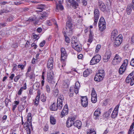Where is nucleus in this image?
I'll return each mask as SVG.
<instances>
[{
    "instance_id": "f257e3e1",
    "label": "nucleus",
    "mask_w": 134,
    "mask_h": 134,
    "mask_svg": "<svg viewBox=\"0 0 134 134\" xmlns=\"http://www.w3.org/2000/svg\"><path fill=\"white\" fill-rule=\"evenodd\" d=\"M72 22L70 17L68 16L67 21L66 23L65 30L64 32V34L65 38V41L67 43L70 42V40L66 36H70L72 34Z\"/></svg>"
},
{
    "instance_id": "f03ea898",
    "label": "nucleus",
    "mask_w": 134,
    "mask_h": 134,
    "mask_svg": "<svg viewBox=\"0 0 134 134\" xmlns=\"http://www.w3.org/2000/svg\"><path fill=\"white\" fill-rule=\"evenodd\" d=\"M105 74L103 70H99L98 72L95 75L94 79L96 81L100 82L102 80L105 76Z\"/></svg>"
},
{
    "instance_id": "7ed1b4c3",
    "label": "nucleus",
    "mask_w": 134,
    "mask_h": 134,
    "mask_svg": "<svg viewBox=\"0 0 134 134\" xmlns=\"http://www.w3.org/2000/svg\"><path fill=\"white\" fill-rule=\"evenodd\" d=\"M98 26L99 30L101 31H103L105 29L106 23L103 17H102L100 19Z\"/></svg>"
},
{
    "instance_id": "20e7f679",
    "label": "nucleus",
    "mask_w": 134,
    "mask_h": 134,
    "mask_svg": "<svg viewBox=\"0 0 134 134\" xmlns=\"http://www.w3.org/2000/svg\"><path fill=\"white\" fill-rule=\"evenodd\" d=\"M125 81L127 83H130L131 86L134 84V71L131 72L126 77Z\"/></svg>"
},
{
    "instance_id": "39448f33",
    "label": "nucleus",
    "mask_w": 134,
    "mask_h": 134,
    "mask_svg": "<svg viewBox=\"0 0 134 134\" xmlns=\"http://www.w3.org/2000/svg\"><path fill=\"white\" fill-rule=\"evenodd\" d=\"M114 39V46L116 47L119 46L121 44L122 41V36L121 35H119Z\"/></svg>"
},
{
    "instance_id": "423d86ee",
    "label": "nucleus",
    "mask_w": 134,
    "mask_h": 134,
    "mask_svg": "<svg viewBox=\"0 0 134 134\" xmlns=\"http://www.w3.org/2000/svg\"><path fill=\"white\" fill-rule=\"evenodd\" d=\"M128 63V61L127 60L125 59L124 60L119 70V73L120 74H122L124 72L126 69Z\"/></svg>"
},
{
    "instance_id": "0eeeda50",
    "label": "nucleus",
    "mask_w": 134,
    "mask_h": 134,
    "mask_svg": "<svg viewBox=\"0 0 134 134\" xmlns=\"http://www.w3.org/2000/svg\"><path fill=\"white\" fill-rule=\"evenodd\" d=\"M122 58L118 54H116L112 62V64L116 65L119 64L122 60Z\"/></svg>"
},
{
    "instance_id": "6e6552de",
    "label": "nucleus",
    "mask_w": 134,
    "mask_h": 134,
    "mask_svg": "<svg viewBox=\"0 0 134 134\" xmlns=\"http://www.w3.org/2000/svg\"><path fill=\"white\" fill-rule=\"evenodd\" d=\"M53 72L51 71H49L47 73V80L49 83H52L53 81Z\"/></svg>"
},
{
    "instance_id": "1a4fd4ad",
    "label": "nucleus",
    "mask_w": 134,
    "mask_h": 134,
    "mask_svg": "<svg viewBox=\"0 0 134 134\" xmlns=\"http://www.w3.org/2000/svg\"><path fill=\"white\" fill-rule=\"evenodd\" d=\"M111 55L110 51L108 50L106 51L103 57V59L104 62H107L110 58Z\"/></svg>"
},
{
    "instance_id": "9d476101",
    "label": "nucleus",
    "mask_w": 134,
    "mask_h": 134,
    "mask_svg": "<svg viewBox=\"0 0 134 134\" xmlns=\"http://www.w3.org/2000/svg\"><path fill=\"white\" fill-rule=\"evenodd\" d=\"M75 117L68 118L66 122V125L68 127H71L74 124V121L76 120Z\"/></svg>"
},
{
    "instance_id": "9b49d317",
    "label": "nucleus",
    "mask_w": 134,
    "mask_h": 134,
    "mask_svg": "<svg viewBox=\"0 0 134 134\" xmlns=\"http://www.w3.org/2000/svg\"><path fill=\"white\" fill-rule=\"evenodd\" d=\"M60 51H61V59L62 61L64 62L66 58L67 54L65 49L64 48H62Z\"/></svg>"
},
{
    "instance_id": "f8f14e48",
    "label": "nucleus",
    "mask_w": 134,
    "mask_h": 134,
    "mask_svg": "<svg viewBox=\"0 0 134 134\" xmlns=\"http://www.w3.org/2000/svg\"><path fill=\"white\" fill-rule=\"evenodd\" d=\"M81 104L84 107H86L88 104V99L86 96L82 97L81 99Z\"/></svg>"
},
{
    "instance_id": "ddd939ff",
    "label": "nucleus",
    "mask_w": 134,
    "mask_h": 134,
    "mask_svg": "<svg viewBox=\"0 0 134 134\" xmlns=\"http://www.w3.org/2000/svg\"><path fill=\"white\" fill-rule=\"evenodd\" d=\"M58 1L59 4H58L57 2L56 3V8L55 10L57 12H58L59 9L61 10H62L64 9L63 7L62 4L63 2V0H59Z\"/></svg>"
},
{
    "instance_id": "4468645a",
    "label": "nucleus",
    "mask_w": 134,
    "mask_h": 134,
    "mask_svg": "<svg viewBox=\"0 0 134 134\" xmlns=\"http://www.w3.org/2000/svg\"><path fill=\"white\" fill-rule=\"evenodd\" d=\"M70 3V5L74 9L77 8L79 6L78 3L74 0H66Z\"/></svg>"
},
{
    "instance_id": "2eb2a0df",
    "label": "nucleus",
    "mask_w": 134,
    "mask_h": 134,
    "mask_svg": "<svg viewBox=\"0 0 134 134\" xmlns=\"http://www.w3.org/2000/svg\"><path fill=\"white\" fill-rule=\"evenodd\" d=\"M53 60L52 57L50 58L48 62L47 66L48 69L51 70L53 68Z\"/></svg>"
},
{
    "instance_id": "dca6fc26",
    "label": "nucleus",
    "mask_w": 134,
    "mask_h": 134,
    "mask_svg": "<svg viewBox=\"0 0 134 134\" xmlns=\"http://www.w3.org/2000/svg\"><path fill=\"white\" fill-rule=\"evenodd\" d=\"M59 105H60V104H58L57 102L56 105L55 103H53L50 106V109L52 111H56L58 109H62V107H61V108H60Z\"/></svg>"
},
{
    "instance_id": "f3484780",
    "label": "nucleus",
    "mask_w": 134,
    "mask_h": 134,
    "mask_svg": "<svg viewBox=\"0 0 134 134\" xmlns=\"http://www.w3.org/2000/svg\"><path fill=\"white\" fill-rule=\"evenodd\" d=\"M64 99L63 96L62 95H60L57 99V102L58 105H59V108H61V107H62L63 100Z\"/></svg>"
},
{
    "instance_id": "a211bd4d",
    "label": "nucleus",
    "mask_w": 134,
    "mask_h": 134,
    "mask_svg": "<svg viewBox=\"0 0 134 134\" xmlns=\"http://www.w3.org/2000/svg\"><path fill=\"white\" fill-rule=\"evenodd\" d=\"M98 5L99 8L101 11H104L105 10L106 6L105 4L103 2L99 0L98 1Z\"/></svg>"
},
{
    "instance_id": "6ab92c4d",
    "label": "nucleus",
    "mask_w": 134,
    "mask_h": 134,
    "mask_svg": "<svg viewBox=\"0 0 134 134\" xmlns=\"http://www.w3.org/2000/svg\"><path fill=\"white\" fill-rule=\"evenodd\" d=\"M31 113H28L27 115V122H26V124H27V125L26 126H31Z\"/></svg>"
},
{
    "instance_id": "aec40b11",
    "label": "nucleus",
    "mask_w": 134,
    "mask_h": 134,
    "mask_svg": "<svg viewBox=\"0 0 134 134\" xmlns=\"http://www.w3.org/2000/svg\"><path fill=\"white\" fill-rule=\"evenodd\" d=\"M76 90L74 86L70 87L69 90V96L70 97H72L73 96L74 92H75V91Z\"/></svg>"
},
{
    "instance_id": "412c9836",
    "label": "nucleus",
    "mask_w": 134,
    "mask_h": 134,
    "mask_svg": "<svg viewBox=\"0 0 134 134\" xmlns=\"http://www.w3.org/2000/svg\"><path fill=\"white\" fill-rule=\"evenodd\" d=\"M65 107H64L63 110L62 111L60 117L61 118H63L64 116L67 114L68 113V109L67 108H65Z\"/></svg>"
},
{
    "instance_id": "4be33fe9",
    "label": "nucleus",
    "mask_w": 134,
    "mask_h": 134,
    "mask_svg": "<svg viewBox=\"0 0 134 134\" xmlns=\"http://www.w3.org/2000/svg\"><path fill=\"white\" fill-rule=\"evenodd\" d=\"M94 19H98L99 15V10L97 9H95L94 10Z\"/></svg>"
},
{
    "instance_id": "5701e85b",
    "label": "nucleus",
    "mask_w": 134,
    "mask_h": 134,
    "mask_svg": "<svg viewBox=\"0 0 134 134\" xmlns=\"http://www.w3.org/2000/svg\"><path fill=\"white\" fill-rule=\"evenodd\" d=\"M74 126L77 127L78 129H80L81 127V122L79 120H77L74 124Z\"/></svg>"
},
{
    "instance_id": "b1692460",
    "label": "nucleus",
    "mask_w": 134,
    "mask_h": 134,
    "mask_svg": "<svg viewBox=\"0 0 134 134\" xmlns=\"http://www.w3.org/2000/svg\"><path fill=\"white\" fill-rule=\"evenodd\" d=\"M91 71L90 70L87 69L83 72V76L85 77H87L91 73Z\"/></svg>"
},
{
    "instance_id": "393cba45",
    "label": "nucleus",
    "mask_w": 134,
    "mask_h": 134,
    "mask_svg": "<svg viewBox=\"0 0 134 134\" xmlns=\"http://www.w3.org/2000/svg\"><path fill=\"white\" fill-rule=\"evenodd\" d=\"M80 87V84L78 81H77L75 84V89L76 90L75 91V93L77 94L79 92V88Z\"/></svg>"
},
{
    "instance_id": "a878e982",
    "label": "nucleus",
    "mask_w": 134,
    "mask_h": 134,
    "mask_svg": "<svg viewBox=\"0 0 134 134\" xmlns=\"http://www.w3.org/2000/svg\"><path fill=\"white\" fill-rule=\"evenodd\" d=\"M118 34L117 30H114L112 32L111 34V39L112 41V38L114 39L115 38L114 37H115Z\"/></svg>"
},
{
    "instance_id": "bb28decb",
    "label": "nucleus",
    "mask_w": 134,
    "mask_h": 134,
    "mask_svg": "<svg viewBox=\"0 0 134 134\" xmlns=\"http://www.w3.org/2000/svg\"><path fill=\"white\" fill-rule=\"evenodd\" d=\"M50 123L52 125H54L56 123V120L51 115L50 118Z\"/></svg>"
},
{
    "instance_id": "cd10ccee",
    "label": "nucleus",
    "mask_w": 134,
    "mask_h": 134,
    "mask_svg": "<svg viewBox=\"0 0 134 134\" xmlns=\"http://www.w3.org/2000/svg\"><path fill=\"white\" fill-rule=\"evenodd\" d=\"M46 6L44 4H41L38 5L37 7V9L40 10H38L40 12H42V11L43 9L44 8H45Z\"/></svg>"
},
{
    "instance_id": "c85d7f7f",
    "label": "nucleus",
    "mask_w": 134,
    "mask_h": 134,
    "mask_svg": "<svg viewBox=\"0 0 134 134\" xmlns=\"http://www.w3.org/2000/svg\"><path fill=\"white\" fill-rule=\"evenodd\" d=\"M41 15L40 17V19H45L48 15L47 13L45 12H42L41 13Z\"/></svg>"
},
{
    "instance_id": "c756f323",
    "label": "nucleus",
    "mask_w": 134,
    "mask_h": 134,
    "mask_svg": "<svg viewBox=\"0 0 134 134\" xmlns=\"http://www.w3.org/2000/svg\"><path fill=\"white\" fill-rule=\"evenodd\" d=\"M100 112L99 109H97L94 111V115L96 117L99 116L100 115Z\"/></svg>"
},
{
    "instance_id": "7c9ffc66",
    "label": "nucleus",
    "mask_w": 134,
    "mask_h": 134,
    "mask_svg": "<svg viewBox=\"0 0 134 134\" xmlns=\"http://www.w3.org/2000/svg\"><path fill=\"white\" fill-rule=\"evenodd\" d=\"M93 57L96 59V60L98 63L101 59V57L99 55H96L94 56Z\"/></svg>"
},
{
    "instance_id": "2f4dec72",
    "label": "nucleus",
    "mask_w": 134,
    "mask_h": 134,
    "mask_svg": "<svg viewBox=\"0 0 134 134\" xmlns=\"http://www.w3.org/2000/svg\"><path fill=\"white\" fill-rule=\"evenodd\" d=\"M40 85V83L38 82H36L33 85V88L35 90H37L39 87Z\"/></svg>"
},
{
    "instance_id": "473e14b6",
    "label": "nucleus",
    "mask_w": 134,
    "mask_h": 134,
    "mask_svg": "<svg viewBox=\"0 0 134 134\" xmlns=\"http://www.w3.org/2000/svg\"><path fill=\"white\" fill-rule=\"evenodd\" d=\"M132 11V9L131 6L128 5L126 8V12L127 14L129 15Z\"/></svg>"
},
{
    "instance_id": "72a5a7b5",
    "label": "nucleus",
    "mask_w": 134,
    "mask_h": 134,
    "mask_svg": "<svg viewBox=\"0 0 134 134\" xmlns=\"http://www.w3.org/2000/svg\"><path fill=\"white\" fill-rule=\"evenodd\" d=\"M118 111L113 110L111 115V117L112 118H115L117 115Z\"/></svg>"
},
{
    "instance_id": "f704fd0d",
    "label": "nucleus",
    "mask_w": 134,
    "mask_h": 134,
    "mask_svg": "<svg viewBox=\"0 0 134 134\" xmlns=\"http://www.w3.org/2000/svg\"><path fill=\"white\" fill-rule=\"evenodd\" d=\"M98 63L96 61L95 58H94L93 57L90 62V64L91 65H93L96 64Z\"/></svg>"
},
{
    "instance_id": "c9c22d12",
    "label": "nucleus",
    "mask_w": 134,
    "mask_h": 134,
    "mask_svg": "<svg viewBox=\"0 0 134 134\" xmlns=\"http://www.w3.org/2000/svg\"><path fill=\"white\" fill-rule=\"evenodd\" d=\"M25 97H24L23 98H21V103L23 108L25 107Z\"/></svg>"
},
{
    "instance_id": "e433bc0d",
    "label": "nucleus",
    "mask_w": 134,
    "mask_h": 134,
    "mask_svg": "<svg viewBox=\"0 0 134 134\" xmlns=\"http://www.w3.org/2000/svg\"><path fill=\"white\" fill-rule=\"evenodd\" d=\"M87 134H96V133L94 130L90 129L87 132Z\"/></svg>"
},
{
    "instance_id": "4c0bfd02",
    "label": "nucleus",
    "mask_w": 134,
    "mask_h": 134,
    "mask_svg": "<svg viewBox=\"0 0 134 134\" xmlns=\"http://www.w3.org/2000/svg\"><path fill=\"white\" fill-rule=\"evenodd\" d=\"M25 90V84L24 85V86L21 88L18 93V94L20 95L21 94V92L23 90Z\"/></svg>"
},
{
    "instance_id": "58836bf2",
    "label": "nucleus",
    "mask_w": 134,
    "mask_h": 134,
    "mask_svg": "<svg viewBox=\"0 0 134 134\" xmlns=\"http://www.w3.org/2000/svg\"><path fill=\"white\" fill-rule=\"evenodd\" d=\"M74 48L77 52H80L81 50V47L80 45H77L76 47H75Z\"/></svg>"
},
{
    "instance_id": "ea45409f",
    "label": "nucleus",
    "mask_w": 134,
    "mask_h": 134,
    "mask_svg": "<svg viewBox=\"0 0 134 134\" xmlns=\"http://www.w3.org/2000/svg\"><path fill=\"white\" fill-rule=\"evenodd\" d=\"M27 76L29 77L30 79H33L34 77V74L33 72H31L28 74H26Z\"/></svg>"
},
{
    "instance_id": "a19ab883",
    "label": "nucleus",
    "mask_w": 134,
    "mask_h": 134,
    "mask_svg": "<svg viewBox=\"0 0 134 134\" xmlns=\"http://www.w3.org/2000/svg\"><path fill=\"white\" fill-rule=\"evenodd\" d=\"M53 95L54 96L56 97L57 96L58 94V90L57 88H55L53 90Z\"/></svg>"
},
{
    "instance_id": "79ce46f5",
    "label": "nucleus",
    "mask_w": 134,
    "mask_h": 134,
    "mask_svg": "<svg viewBox=\"0 0 134 134\" xmlns=\"http://www.w3.org/2000/svg\"><path fill=\"white\" fill-rule=\"evenodd\" d=\"M91 95V97H97L96 93L95 92L94 88H93L92 90Z\"/></svg>"
},
{
    "instance_id": "37998d69",
    "label": "nucleus",
    "mask_w": 134,
    "mask_h": 134,
    "mask_svg": "<svg viewBox=\"0 0 134 134\" xmlns=\"http://www.w3.org/2000/svg\"><path fill=\"white\" fill-rule=\"evenodd\" d=\"M91 101L93 103H95L97 101V97H91Z\"/></svg>"
},
{
    "instance_id": "c03bdc74",
    "label": "nucleus",
    "mask_w": 134,
    "mask_h": 134,
    "mask_svg": "<svg viewBox=\"0 0 134 134\" xmlns=\"http://www.w3.org/2000/svg\"><path fill=\"white\" fill-rule=\"evenodd\" d=\"M134 126V121L132 123L131 125L130 126V129L129 130V134H130L131 130H132Z\"/></svg>"
},
{
    "instance_id": "a18cd8bd",
    "label": "nucleus",
    "mask_w": 134,
    "mask_h": 134,
    "mask_svg": "<svg viewBox=\"0 0 134 134\" xmlns=\"http://www.w3.org/2000/svg\"><path fill=\"white\" fill-rule=\"evenodd\" d=\"M41 99L42 102H45L46 100V97L44 96V94H42L41 96Z\"/></svg>"
},
{
    "instance_id": "49530a36",
    "label": "nucleus",
    "mask_w": 134,
    "mask_h": 134,
    "mask_svg": "<svg viewBox=\"0 0 134 134\" xmlns=\"http://www.w3.org/2000/svg\"><path fill=\"white\" fill-rule=\"evenodd\" d=\"M27 124H26V127H27L26 129V130L27 134H29L30 133V131L29 128V126H27L26 125H27Z\"/></svg>"
},
{
    "instance_id": "de8ad7c7",
    "label": "nucleus",
    "mask_w": 134,
    "mask_h": 134,
    "mask_svg": "<svg viewBox=\"0 0 134 134\" xmlns=\"http://www.w3.org/2000/svg\"><path fill=\"white\" fill-rule=\"evenodd\" d=\"M46 92L48 93H49L50 92V88L49 85L47 84L46 86Z\"/></svg>"
},
{
    "instance_id": "09e8293b",
    "label": "nucleus",
    "mask_w": 134,
    "mask_h": 134,
    "mask_svg": "<svg viewBox=\"0 0 134 134\" xmlns=\"http://www.w3.org/2000/svg\"><path fill=\"white\" fill-rule=\"evenodd\" d=\"M51 22H53L54 24V25L56 26V27H58V25L56 21L54 19H52L51 20Z\"/></svg>"
},
{
    "instance_id": "8fccbe9b",
    "label": "nucleus",
    "mask_w": 134,
    "mask_h": 134,
    "mask_svg": "<svg viewBox=\"0 0 134 134\" xmlns=\"http://www.w3.org/2000/svg\"><path fill=\"white\" fill-rule=\"evenodd\" d=\"M101 47V46L100 45H98L96 47V49L95 52H96L97 53L99 51V50L100 49Z\"/></svg>"
},
{
    "instance_id": "3c124183",
    "label": "nucleus",
    "mask_w": 134,
    "mask_h": 134,
    "mask_svg": "<svg viewBox=\"0 0 134 134\" xmlns=\"http://www.w3.org/2000/svg\"><path fill=\"white\" fill-rule=\"evenodd\" d=\"M8 12V11L7 10H5L4 9H3V10H1L0 11V15H2V14L4 13H7Z\"/></svg>"
},
{
    "instance_id": "603ef678",
    "label": "nucleus",
    "mask_w": 134,
    "mask_h": 134,
    "mask_svg": "<svg viewBox=\"0 0 134 134\" xmlns=\"http://www.w3.org/2000/svg\"><path fill=\"white\" fill-rule=\"evenodd\" d=\"M112 110V108H111L108 111L106 112V115H107V116H109L110 115L111 112Z\"/></svg>"
},
{
    "instance_id": "864d4df0",
    "label": "nucleus",
    "mask_w": 134,
    "mask_h": 134,
    "mask_svg": "<svg viewBox=\"0 0 134 134\" xmlns=\"http://www.w3.org/2000/svg\"><path fill=\"white\" fill-rule=\"evenodd\" d=\"M33 36L34 38L36 39L37 40H38L40 38L38 35H36L35 34H33Z\"/></svg>"
},
{
    "instance_id": "5fc2aeb1",
    "label": "nucleus",
    "mask_w": 134,
    "mask_h": 134,
    "mask_svg": "<svg viewBox=\"0 0 134 134\" xmlns=\"http://www.w3.org/2000/svg\"><path fill=\"white\" fill-rule=\"evenodd\" d=\"M31 67L30 66H29L28 69L26 73V74H28L29 73L31 72H33L31 71Z\"/></svg>"
},
{
    "instance_id": "6e6d98bb",
    "label": "nucleus",
    "mask_w": 134,
    "mask_h": 134,
    "mask_svg": "<svg viewBox=\"0 0 134 134\" xmlns=\"http://www.w3.org/2000/svg\"><path fill=\"white\" fill-rule=\"evenodd\" d=\"M98 19H94V23H93V25L95 26H96L97 25V23Z\"/></svg>"
},
{
    "instance_id": "4d7b16f0",
    "label": "nucleus",
    "mask_w": 134,
    "mask_h": 134,
    "mask_svg": "<svg viewBox=\"0 0 134 134\" xmlns=\"http://www.w3.org/2000/svg\"><path fill=\"white\" fill-rule=\"evenodd\" d=\"M81 1L83 5L85 6L87 5V0H81Z\"/></svg>"
},
{
    "instance_id": "13d9d810",
    "label": "nucleus",
    "mask_w": 134,
    "mask_h": 134,
    "mask_svg": "<svg viewBox=\"0 0 134 134\" xmlns=\"http://www.w3.org/2000/svg\"><path fill=\"white\" fill-rule=\"evenodd\" d=\"M45 40H43V41L41 42L40 44V46L41 47H43L45 44Z\"/></svg>"
},
{
    "instance_id": "bf43d9fd",
    "label": "nucleus",
    "mask_w": 134,
    "mask_h": 134,
    "mask_svg": "<svg viewBox=\"0 0 134 134\" xmlns=\"http://www.w3.org/2000/svg\"><path fill=\"white\" fill-rule=\"evenodd\" d=\"M130 64L131 66H134V58L132 59L131 60Z\"/></svg>"
},
{
    "instance_id": "052dcab7",
    "label": "nucleus",
    "mask_w": 134,
    "mask_h": 134,
    "mask_svg": "<svg viewBox=\"0 0 134 134\" xmlns=\"http://www.w3.org/2000/svg\"><path fill=\"white\" fill-rule=\"evenodd\" d=\"M20 76H17L15 77L14 78V81L15 82H17L19 79Z\"/></svg>"
},
{
    "instance_id": "680f3d73",
    "label": "nucleus",
    "mask_w": 134,
    "mask_h": 134,
    "mask_svg": "<svg viewBox=\"0 0 134 134\" xmlns=\"http://www.w3.org/2000/svg\"><path fill=\"white\" fill-rule=\"evenodd\" d=\"M119 104H118L117 106L114 109V110L117 111H118V109L119 107Z\"/></svg>"
},
{
    "instance_id": "e2e57ef3",
    "label": "nucleus",
    "mask_w": 134,
    "mask_h": 134,
    "mask_svg": "<svg viewBox=\"0 0 134 134\" xmlns=\"http://www.w3.org/2000/svg\"><path fill=\"white\" fill-rule=\"evenodd\" d=\"M31 46L32 47H34V48L35 49H36L37 47V45L35 43H33L32 44Z\"/></svg>"
},
{
    "instance_id": "0e129e2a",
    "label": "nucleus",
    "mask_w": 134,
    "mask_h": 134,
    "mask_svg": "<svg viewBox=\"0 0 134 134\" xmlns=\"http://www.w3.org/2000/svg\"><path fill=\"white\" fill-rule=\"evenodd\" d=\"M37 59L33 58L32 59L31 63L33 64H35V63L36 61L37 60Z\"/></svg>"
},
{
    "instance_id": "69168bd1",
    "label": "nucleus",
    "mask_w": 134,
    "mask_h": 134,
    "mask_svg": "<svg viewBox=\"0 0 134 134\" xmlns=\"http://www.w3.org/2000/svg\"><path fill=\"white\" fill-rule=\"evenodd\" d=\"M93 38H91L90 37H89V39L88 40V42L90 43L92 41Z\"/></svg>"
},
{
    "instance_id": "338daca9",
    "label": "nucleus",
    "mask_w": 134,
    "mask_h": 134,
    "mask_svg": "<svg viewBox=\"0 0 134 134\" xmlns=\"http://www.w3.org/2000/svg\"><path fill=\"white\" fill-rule=\"evenodd\" d=\"M48 129V126H45L43 128V130L44 131H47Z\"/></svg>"
},
{
    "instance_id": "774afa93",
    "label": "nucleus",
    "mask_w": 134,
    "mask_h": 134,
    "mask_svg": "<svg viewBox=\"0 0 134 134\" xmlns=\"http://www.w3.org/2000/svg\"><path fill=\"white\" fill-rule=\"evenodd\" d=\"M131 42L132 44L134 43V36H133L131 38Z\"/></svg>"
}]
</instances>
